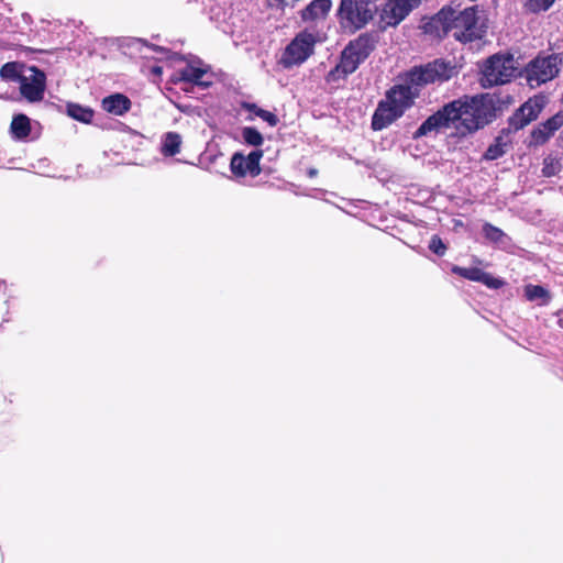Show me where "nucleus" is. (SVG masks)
Returning <instances> with one entry per match:
<instances>
[{"mask_svg": "<svg viewBox=\"0 0 563 563\" xmlns=\"http://www.w3.org/2000/svg\"><path fill=\"white\" fill-rule=\"evenodd\" d=\"M455 74V66L438 59L409 70L401 84L394 86L382 100L372 119L375 131L383 130L400 118L410 108L420 89L429 84L443 82Z\"/></svg>", "mask_w": 563, "mask_h": 563, "instance_id": "1", "label": "nucleus"}, {"mask_svg": "<svg viewBox=\"0 0 563 563\" xmlns=\"http://www.w3.org/2000/svg\"><path fill=\"white\" fill-rule=\"evenodd\" d=\"M430 24L437 30L439 36L452 33L455 40L464 43L481 38L483 35L475 8H466L463 11L443 8Z\"/></svg>", "mask_w": 563, "mask_h": 563, "instance_id": "2", "label": "nucleus"}, {"mask_svg": "<svg viewBox=\"0 0 563 563\" xmlns=\"http://www.w3.org/2000/svg\"><path fill=\"white\" fill-rule=\"evenodd\" d=\"M455 111L450 114L452 123L457 122L456 129L463 134L474 132L493 118V107L483 98L474 97L470 100H455L449 103Z\"/></svg>", "mask_w": 563, "mask_h": 563, "instance_id": "3", "label": "nucleus"}, {"mask_svg": "<svg viewBox=\"0 0 563 563\" xmlns=\"http://www.w3.org/2000/svg\"><path fill=\"white\" fill-rule=\"evenodd\" d=\"M373 49L374 44L368 36L361 35L350 42L341 53L340 63L328 74L327 80L336 81L354 73Z\"/></svg>", "mask_w": 563, "mask_h": 563, "instance_id": "4", "label": "nucleus"}, {"mask_svg": "<svg viewBox=\"0 0 563 563\" xmlns=\"http://www.w3.org/2000/svg\"><path fill=\"white\" fill-rule=\"evenodd\" d=\"M517 73V62L510 54H496L487 59L481 82L484 87H493L509 82Z\"/></svg>", "mask_w": 563, "mask_h": 563, "instance_id": "5", "label": "nucleus"}, {"mask_svg": "<svg viewBox=\"0 0 563 563\" xmlns=\"http://www.w3.org/2000/svg\"><path fill=\"white\" fill-rule=\"evenodd\" d=\"M316 43L313 33L300 32L285 47L279 64L287 69L303 64L312 55Z\"/></svg>", "mask_w": 563, "mask_h": 563, "instance_id": "6", "label": "nucleus"}, {"mask_svg": "<svg viewBox=\"0 0 563 563\" xmlns=\"http://www.w3.org/2000/svg\"><path fill=\"white\" fill-rule=\"evenodd\" d=\"M339 18L344 29L356 31L373 18V9L367 0H341Z\"/></svg>", "mask_w": 563, "mask_h": 563, "instance_id": "7", "label": "nucleus"}, {"mask_svg": "<svg viewBox=\"0 0 563 563\" xmlns=\"http://www.w3.org/2000/svg\"><path fill=\"white\" fill-rule=\"evenodd\" d=\"M560 62L556 55L536 57L526 69L529 85L536 87L552 80L560 70Z\"/></svg>", "mask_w": 563, "mask_h": 563, "instance_id": "8", "label": "nucleus"}, {"mask_svg": "<svg viewBox=\"0 0 563 563\" xmlns=\"http://www.w3.org/2000/svg\"><path fill=\"white\" fill-rule=\"evenodd\" d=\"M21 95L30 102H37L44 98L46 76L38 68L31 66L21 70L19 76Z\"/></svg>", "mask_w": 563, "mask_h": 563, "instance_id": "9", "label": "nucleus"}, {"mask_svg": "<svg viewBox=\"0 0 563 563\" xmlns=\"http://www.w3.org/2000/svg\"><path fill=\"white\" fill-rule=\"evenodd\" d=\"M422 0H388L380 13L382 22L387 26L399 24Z\"/></svg>", "mask_w": 563, "mask_h": 563, "instance_id": "10", "label": "nucleus"}, {"mask_svg": "<svg viewBox=\"0 0 563 563\" xmlns=\"http://www.w3.org/2000/svg\"><path fill=\"white\" fill-rule=\"evenodd\" d=\"M263 157V151H252L247 156L235 153L230 163V168L235 177H244L251 175L253 177L260 175V161Z\"/></svg>", "mask_w": 563, "mask_h": 563, "instance_id": "11", "label": "nucleus"}, {"mask_svg": "<svg viewBox=\"0 0 563 563\" xmlns=\"http://www.w3.org/2000/svg\"><path fill=\"white\" fill-rule=\"evenodd\" d=\"M544 107L543 97H533L525 102L512 117V124L521 129L536 120Z\"/></svg>", "mask_w": 563, "mask_h": 563, "instance_id": "12", "label": "nucleus"}, {"mask_svg": "<svg viewBox=\"0 0 563 563\" xmlns=\"http://www.w3.org/2000/svg\"><path fill=\"white\" fill-rule=\"evenodd\" d=\"M453 111H455L454 108L446 104L442 110L430 115L415 132V137H421L435 132L443 126H448L452 123L450 114L453 113Z\"/></svg>", "mask_w": 563, "mask_h": 563, "instance_id": "13", "label": "nucleus"}, {"mask_svg": "<svg viewBox=\"0 0 563 563\" xmlns=\"http://www.w3.org/2000/svg\"><path fill=\"white\" fill-rule=\"evenodd\" d=\"M562 125L563 115L561 113L554 114L532 131V142L537 145L545 143Z\"/></svg>", "mask_w": 563, "mask_h": 563, "instance_id": "14", "label": "nucleus"}, {"mask_svg": "<svg viewBox=\"0 0 563 563\" xmlns=\"http://www.w3.org/2000/svg\"><path fill=\"white\" fill-rule=\"evenodd\" d=\"M180 81L192 82L201 87H208L211 85V76L207 68H202L195 64H188L179 70Z\"/></svg>", "mask_w": 563, "mask_h": 563, "instance_id": "15", "label": "nucleus"}, {"mask_svg": "<svg viewBox=\"0 0 563 563\" xmlns=\"http://www.w3.org/2000/svg\"><path fill=\"white\" fill-rule=\"evenodd\" d=\"M131 100L123 93H113L102 99V109L113 115L121 117L130 111Z\"/></svg>", "mask_w": 563, "mask_h": 563, "instance_id": "16", "label": "nucleus"}, {"mask_svg": "<svg viewBox=\"0 0 563 563\" xmlns=\"http://www.w3.org/2000/svg\"><path fill=\"white\" fill-rule=\"evenodd\" d=\"M180 146V135L175 132H168L162 139L161 152L165 156H174L179 153Z\"/></svg>", "mask_w": 563, "mask_h": 563, "instance_id": "17", "label": "nucleus"}, {"mask_svg": "<svg viewBox=\"0 0 563 563\" xmlns=\"http://www.w3.org/2000/svg\"><path fill=\"white\" fill-rule=\"evenodd\" d=\"M67 114L82 123H90L93 118V110L78 103L69 102L66 106Z\"/></svg>", "mask_w": 563, "mask_h": 563, "instance_id": "18", "label": "nucleus"}, {"mask_svg": "<svg viewBox=\"0 0 563 563\" xmlns=\"http://www.w3.org/2000/svg\"><path fill=\"white\" fill-rule=\"evenodd\" d=\"M31 131L30 119L24 114H18L11 122V132L18 140H23L29 136Z\"/></svg>", "mask_w": 563, "mask_h": 563, "instance_id": "19", "label": "nucleus"}, {"mask_svg": "<svg viewBox=\"0 0 563 563\" xmlns=\"http://www.w3.org/2000/svg\"><path fill=\"white\" fill-rule=\"evenodd\" d=\"M331 8L330 0H313L303 11V19H316L324 15Z\"/></svg>", "mask_w": 563, "mask_h": 563, "instance_id": "20", "label": "nucleus"}, {"mask_svg": "<svg viewBox=\"0 0 563 563\" xmlns=\"http://www.w3.org/2000/svg\"><path fill=\"white\" fill-rule=\"evenodd\" d=\"M525 296L529 301L542 300L547 303L550 300L549 291L539 285H527L525 287Z\"/></svg>", "mask_w": 563, "mask_h": 563, "instance_id": "21", "label": "nucleus"}, {"mask_svg": "<svg viewBox=\"0 0 563 563\" xmlns=\"http://www.w3.org/2000/svg\"><path fill=\"white\" fill-rule=\"evenodd\" d=\"M452 272L468 279V280H473V282H481L483 275H484V271H482L481 268H477V267H460V266H454L452 268Z\"/></svg>", "mask_w": 563, "mask_h": 563, "instance_id": "22", "label": "nucleus"}, {"mask_svg": "<svg viewBox=\"0 0 563 563\" xmlns=\"http://www.w3.org/2000/svg\"><path fill=\"white\" fill-rule=\"evenodd\" d=\"M242 137L246 144L252 146H260L264 142L262 134L255 128L251 126L243 128Z\"/></svg>", "mask_w": 563, "mask_h": 563, "instance_id": "23", "label": "nucleus"}, {"mask_svg": "<svg viewBox=\"0 0 563 563\" xmlns=\"http://www.w3.org/2000/svg\"><path fill=\"white\" fill-rule=\"evenodd\" d=\"M484 236L494 243H503L506 234L497 227H494L490 223H485L483 225Z\"/></svg>", "mask_w": 563, "mask_h": 563, "instance_id": "24", "label": "nucleus"}, {"mask_svg": "<svg viewBox=\"0 0 563 563\" xmlns=\"http://www.w3.org/2000/svg\"><path fill=\"white\" fill-rule=\"evenodd\" d=\"M247 109L252 111L256 117L267 122L271 126H275L278 123V118L267 110L261 109L255 104H249Z\"/></svg>", "mask_w": 563, "mask_h": 563, "instance_id": "25", "label": "nucleus"}, {"mask_svg": "<svg viewBox=\"0 0 563 563\" xmlns=\"http://www.w3.org/2000/svg\"><path fill=\"white\" fill-rule=\"evenodd\" d=\"M20 75H21V71H19V66L15 63H7L0 69V76L3 79H10V80L18 79L19 80Z\"/></svg>", "mask_w": 563, "mask_h": 563, "instance_id": "26", "label": "nucleus"}, {"mask_svg": "<svg viewBox=\"0 0 563 563\" xmlns=\"http://www.w3.org/2000/svg\"><path fill=\"white\" fill-rule=\"evenodd\" d=\"M555 0H528L526 7L531 12L547 11Z\"/></svg>", "mask_w": 563, "mask_h": 563, "instance_id": "27", "label": "nucleus"}, {"mask_svg": "<svg viewBox=\"0 0 563 563\" xmlns=\"http://www.w3.org/2000/svg\"><path fill=\"white\" fill-rule=\"evenodd\" d=\"M561 168V165L558 159L552 157H547L543 162L542 173L547 177H551L555 175Z\"/></svg>", "mask_w": 563, "mask_h": 563, "instance_id": "28", "label": "nucleus"}, {"mask_svg": "<svg viewBox=\"0 0 563 563\" xmlns=\"http://www.w3.org/2000/svg\"><path fill=\"white\" fill-rule=\"evenodd\" d=\"M479 283L484 284L486 287L490 289H499L505 285V282L503 279L497 278L486 272L484 273Z\"/></svg>", "mask_w": 563, "mask_h": 563, "instance_id": "29", "label": "nucleus"}, {"mask_svg": "<svg viewBox=\"0 0 563 563\" xmlns=\"http://www.w3.org/2000/svg\"><path fill=\"white\" fill-rule=\"evenodd\" d=\"M505 153L503 145L494 144L490 145L484 154V157L488 161H494L499 158Z\"/></svg>", "mask_w": 563, "mask_h": 563, "instance_id": "30", "label": "nucleus"}, {"mask_svg": "<svg viewBox=\"0 0 563 563\" xmlns=\"http://www.w3.org/2000/svg\"><path fill=\"white\" fill-rule=\"evenodd\" d=\"M429 247L433 253L438 255H443L445 252V245L443 244L442 240L438 236H432Z\"/></svg>", "mask_w": 563, "mask_h": 563, "instance_id": "31", "label": "nucleus"}, {"mask_svg": "<svg viewBox=\"0 0 563 563\" xmlns=\"http://www.w3.org/2000/svg\"><path fill=\"white\" fill-rule=\"evenodd\" d=\"M152 73L156 76H159L162 74V67L161 66H154L152 67Z\"/></svg>", "mask_w": 563, "mask_h": 563, "instance_id": "32", "label": "nucleus"}, {"mask_svg": "<svg viewBox=\"0 0 563 563\" xmlns=\"http://www.w3.org/2000/svg\"><path fill=\"white\" fill-rule=\"evenodd\" d=\"M316 175H317V170H316V169H310V170H309V176H310V177H313V176H316Z\"/></svg>", "mask_w": 563, "mask_h": 563, "instance_id": "33", "label": "nucleus"}]
</instances>
